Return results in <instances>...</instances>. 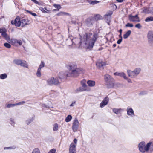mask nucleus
<instances>
[{"label": "nucleus", "instance_id": "5701e85b", "mask_svg": "<svg viewBox=\"0 0 153 153\" xmlns=\"http://www.w3.org/2000/svg\"><path fill=\"white\" fill-rule=\"evenodd\" d=\"M81 84L82 87L85 89H88V91H89L91 90L90 88L85 83V80H82L81 81Z\"/></svg>", "mask_w": 153, "mask_h": 153}, {"label": "nucleus", "instance_id": "6e6d98bb", "mask_svg": "<svg viewBox=\"0 0 153 153\" xmlns=\"http://www.w3.org/2000/svg\"><path fill=\"white\" fill-rule=\"evenodd\" d=\"M147 93L145 91H143L139 93V94L140 95H144L146 94Z\"/></svg>", "mask_w": 153, "mask_h": 153}, {"label": "nucleus", "instance_id": "5fc2aeb1", "mask_svg": "<svg viewBox=\"0 0 153 153\" xmlns=\"http://www.w3.org/2000/svg\"><path fill=\"white\" fill-rule=\"evenodd\" d=\"M14 148H15V147L13 148V147H4V149L5 150H6V149H14Z\"/></svg>", "mask_w": 153, "mask_h": 153}, {"label": "nucleus", "instance_id": "2f4dec72", "mask_svg": "<svg viewBox=\"0 0 153 153\" xmlns=\"http://www.w3.org/2000/svg\"><path fill=\"white\" fill-rule=\"evenodd\" d=\"M22 60L19 59H16L14 60V63L16 65H20Z\"/></svg>", "mask_w": 153, "mask_h": 153}, {"label": "nucleus", "instance_id": "f03ea898", "mask_svg": "<svg viewBox=\"0 0 153 153\" xmlns=\"http://www.w3.org/2000/svg\"><path fill=\"white\" fill-rule=\"evenodd\" d=\"M69 72H65L63 76H62V73H60L59 74V78L61 79L65 76L68 77H76L78 76L79 74L83 73L84 71L81 68H77L76 66L75 65H71L69 66Z\"/></svg>", "mask_w": 153, "mask_h": 153}, {"label": "nucleus", "instance_id": "e433bc0d", "mask_svg": "<svg viewBox=\"0 0 153 153\" xmlns=\"http://www.w3.org/2000/svg\"><path fill=\"white\" fill-rule=\"evenodd\" d=\"M45 64L44 62L43 61H42L38 69L41 70V69L45 66Z\"/></svg>", "mask_w": 153, "mask_h": 153}, {"label": "nucleus", "instance_id": "aec40b11", "mask_svg": "<svg viewBox=\"0 0 153 153\" xmlns=\"http://www.w3.org/2000/svg\"><path fill=\"white\" fill-rule=\"evenodd\" d=\"M87 84L89 87H93L95 86V82L94 80H89L87 81Z\"/></svg>", "mask_w": 153, "mask_h": 153}, {"label": "nucleus", "instance_id": "412c9836", "mask_svg": "<svg viewBox=\"0 0 153 153\" xmlns=\"http://www.w3.org/2000/svg\"><path fill=\"white\" fill-rule=\"evenodd\" d=\"M123 110V109L121 108H114L112 109L113 112L116 114H119Z\"/></svg>", "mask_w": 153, "mask_h": 153}, {"label": "nucleus", "instance_id": "a878e982", "mask_svg": "<svg viewBox=\"0 0 153 153\" xmlns=\"http://www.w3.org/2000/svg\"><path fill=\"white\" fill-rule=\"evenodd\" d=\"M17 39L15 38H12L10 39V43H11L12 45H16V42Z\"/></svg>", "mask_w": 153, "mask_h": 153}, {"label": "nucleus", "instance_id": "9b49d317", "mask_svg": "<svg viewBox=\"0 0 153 153\" xmlns=\"http://www.w3.org/2000/svg\"><path fill=\"white\" fill-rule=\"evenodd\" d=\"M96 65L97 67L100 69H103L104 68L103 66L106 65V62L99 60L96 62Z\"/></svg>", "mask_w": 153, "mask_h": 153}, {"label": "nucleus", "instance_id": "6e6552de", "mask_svg": "<svg viewBox=\"0 0 153 153\" xmlns=\"http://www.w3.org/2000/svg\"><path fill=\"white\" fill-rule=\"evenodd\" d=\"M79 125V123L77 119L75 118L73 122L72 127V128L74 132H75L77 131Z\"/></svg>", "mask_w": 153, "mask_h": 153}, {"label": "nucleus", "instance_id": "7ed1b4c3", "mask_svg": "<svg viewBox=\"0 0 153 153\" xmlns=\"http://www.w3.org/2000/svg\"><path fill=\"white\" fill-rule=\"evenodd\" d=\"M141 71V69L138 67L135 68L133 71L128 69L127 71V73L129 77L131 78H134L138 76Z\"/></svg>", "mask_w": 153, "mask_h": 153}, {"label": "nucleus", "instance_id": "a18cd8bd", "mask_svg": "<svg viewBox=\"0 0 153 153\" xmlns=\"http://www.w3.org/2000/svg\"><path fill=\"white\" fill-rule=\"evenodd\" d=\"M26 11L28 13H29L30 14H31V15H32V16H37V15L35 13H32L31 11H29L28 10H27Z\"/></svg>", "mask_w": 153, "mask_h": 153}, {"label": "nucleus", "instance_id": "c85d7f7f", "mask_svg": "<svg viewBox=\"0 0 153 153\" xmlns=\"http://www.w3.org/2000/svg\"><path fill=\"white\" fill-rule=\"evenodd\" d=\"M7 75L6 73H4L0 75V78L1 79H4L7 78Z\"/></svg>", "mask_w": 153, "mask_h": 153}, {"label": "nucleus", "instance_id": "1a4fd4ad", "mask_svg": "<svg viewBox=\"0 0 153 153\" xmlns=\"http://www.w3.org/2000/svg\"><path fill=\"white\" fill-rule=\"evenodd\" d=\"M129 20L132 22H139L140 21L139 18L137 14L134 16L132 14H130L128 16Z\"/></svg>", "mask_w": 153, "mask_h": 153}, {"label": "nucleus", "instance_id": "f8f14e48", "mask_svg": "<svg viewBox=\"0 0 153 153\" xmlns=\"http://www.w3.org/2000/svg\"><path fill=\"white\" fill-rule=\"evenodd\" d=\"M20 20L21 19L19 17H17L14 21H12L11 23L12 25L14 24L15 26L17 27H19L20 26Z\"/></svg>", "mask_w": 153, "mask_h": 153}, {"label": "nucleus", "instance_id": "473e14b6", "mask_svg": "<svg viewBox=\"0 0 153 153\" xmlns=\"http://www.w3.org/2000/svg\"><path fill=\"white\" fill-rule=\"evenodd\" d=\"M99 1L96 0H94L93 1H88V2L91 5H94L95 4H96L98 3H99Z\"/></svg>", "mask_w": 153, "mask_h": 153}, {"label": "nucleus", "instance_id": "2eb2a0df", "mask_svg": "<svg viewBox=\"0 0 153 153\" xmlns=\"http://www.w3.org/2000/svg\"><path fill=\"white\" fill-rule=\"evenodd\" d=\"M115 80L114 79L112 80L105 83V85L108 88H112L114 87V85Z\"/></svg>", "mask_w": 153, "mask_h": 153}, {"label": "nucleus", "instance_id": "a19ab883", "mask_svg": "<svg viewBox=\"0 0 153 153\" xmlns=\"http://www.w3.org/2000/svg\"><path fill=\"white\" fill-rule=\"evenodd\" d=\"M10 123L12 126H13L15 124L14 120L12 118L10 119Z\"/></svg>", "mask_w": 153, "mask_h": 153}, {"label": "nucleus", "instance_id": "e2e57ef3", "mask_svg": "<svg viewBox=\"0 0 153 153\" xmlns=\"http://www.w3.org/2000/svg\"><path fill=\"white\" fill-rule=\"evenodd\" d=\"M143 12H144V13H146V11L145 10H143Z\"/></svg>", "mask_w": 153, "mask_h": 153}, {"label": "nucleus", "instance_id": "cd10ccee", "mask_svg": "<svg viewBox=\"0 0 153 153\" xmlns=\"http://www.w3.org/2000/svg\"><path fill=\"white\" fill-rule=\"evenodd\" d=\"M58 124L57 123L54 124L53 126V130L54 131H56L58 130Z\"/></svg>", "mask_w": 153, "mask_h": 153}, {"label": "nucleus", "instance_id": "ddd939ff", "mask_svg": "<svg viewBox=\"0 0 153 153\" xmlns=\"http://www.w3.org/2000/svg\"><path fill=\"white\" fill-rule=\"evenodd\" d=\"M109 101V98L108 97H106L103 99L102 102L100 105V106L101 108H103L107 105Z\"/></svg>", "mask_w": 153, "mask_h": 153}, {"label": "nucleus", "instance_id": "39448f33", "mask_svg": "<svg viewBox=\"0 0 153 153\" xmlns=\"http://www.w3.org/2000/svg\"><path fill=\"white\" fill-rule=\"evenodd\" d=\"M146 144L144 141H142L138 145V149L139 151L142 153H145L147 152Z\"/></svg>", "mask_w": 153, "mask_h": 153}, {"label": "nucleus", "instance_id": "4d7b16f0", "mask_svg": "<svg viewBox=\"0 0 153 153\" xmlns=\"http://www.w3.org/2000/svg\"><path fill=\"white\" fill-rule=\"evenodd\" d=\"M75 104H76V101H73L72 102V103L70 105V107H73L74 105Z\"/></svg>", "mask_w": 153, "mask_h": 153}, {"label": "nucleus", "instance_id": "c9c22d12", "mask_svg": "<svg viewBox=\"0 0 153 153\" xmlns=\"http://www.w3.org/2000/svg\"><path fill=\"white\" fill-rule=\"evenodd\" d=\"M145 21L146 22L153 21V16H149L147 17L145 20Z\"/></svg>", "mask_w": 153, "mask_h": 153}, {"label": "nucleus", "instance_id": "052dcab7", "mask_svg": "<svg viewBox=\"0 0 153 153\" xmlns=\"http://www.w3.org/2000/svg\"><path fill=\"white\" fill-rule=\"evenodd\" d=\"M113 47L114 48L116 46V45L115 44H114L113 45Z\"/></svg>", "mask_w": 153, "mask_h": 153}, {"label": "nucleus", "instance_id": "864d4df0", "mask_svg": "<svg viewBox=\"0 0 153 153\" xmlns=\"http://www.w3.org/2000/svg\"><path fill=\"white\" fill-rule=\"evenodd\" d=\"M122 37H121V38H120V39H119L117 41V43L118 44H120L121 43V42H122Z\"/></svg>", "mask_w": 153, "mask_h": 153}, {"label": "nucleus", "instance_id": "20e7f679", "mask_svg": "<svg viewBox=\"0 0 153 153\" xmlns=\"http://www.w3.org/2000/svg\"><path fill=\"white\" fill-rule=\"evenodd\" d=\"M74 142H72L70 144L69 148V153H76V147L77 142V139L76 138L74 139Z\"/></svg>", "mask_w": 153, "mask_h": 153}, {"label": "nucleus", "instance_id": "ea45409f", "mask_svg": "<svg viewBox=\"0 0 153 153\" xmlns=\"http://www.w3.org/2000/svg\"><path fill=\"white\" fill-rule=\"evenodd\" d=\"M41 70L38 69L36 73V76L37 77H40L41 76Z\"/></svg>", "mask_w": 153, "mask_h": 153}, {"label": "nucleus", "instance_id": "3c124183", "mask_svg": "<svg viewBox=\"0 0 153 153\" xmlns=\"http://www.w3.org/2000/svg\"><path fill=\"white\" fill-rule=\"evenodd\" d=\"M54 6L57 9H60L61 8V7L60 5H57L56 4H55L54 5Z\"/></svg>", "mask_w": 153, "mask_h": 153}, {"label": "nucleus", "instance_id": "4c0bfd02", "mask_svg": "<svg viewBox=\"0 0 153 153\" xmlns=\"http://www.w3.org/2000/svg\"><path fill=\"white\" fill-rule=\"evenodd\" d=\"M16 106V103L15 104H8L6 105V107L8 108L13 107Z\"/></svg>", "mask_w": 153, "mask_h": 153}, {"label": "nucleus", "instance_id": "79ce46f5", "mask_svg": "<svg viewBox=\"0 0 153 153\" xmlns=\"http://www.w3.org/2000/svg\"><path fill=\"white\" fill-rule=\"evenodd\" d=\"M4 45L5 47H6L8 48H11L10 45L7 43H4Z\"/></svg>", "mask_w": 153, "mask_h": 153}, {"label": "nucleus", "instance_id": "58836bf2", "mask_svg": "<svg viewBox=\"0 0 153 153\" xmlns=\"http://www.w3.org/2000/svg\"><path fill=\"white\" fill-rule=\"evenodd\" d=\"M32 153H40V152L38 148H35L33 150Z\"/></svg>", "mask_w": 153, "mask_h": 153}, {"label": "nucleus", "instance_id": "bf43d9fd", "mask_svg": "<svg viewBox=\"0 0 153 153\" xmlns=\"http://www.w3.org/2000/svg\"><path fill=\"white\" fill-rule=\"evenodd\" d=\"M119 32H120V33H121V34H122V29H120L119 30Z\"/></svg>", "mask_w": 153, "mask_h": 153}, {"label": "nucleus", "instance_id": "f3484780", "mask_svg": "<svg viewBox=\"0 0 153 153\" xmlns=\"http://www.w3.org/2000/svg\"><path fill=\"white\" fill-rule=\"evenodd\" d=\"M111 76L108 74H106L104 75V80L105 82V83L109 82L112 80V79H113Z\"/></svg>", "mask_w": 153, "mask_h": 153}, {"label": "nucleus", "instance_id": "680f3d73", "mask_svg": "<svg viewBox=\"0 0 153 153\" xmlns=\"http://www.w3.org/2000/svg\"><path fill=\"white\" fill-rule=\"evenodd\" d=\"M121 34H121V33H120V34L119 35V36L120 38H121V37H122L121 36Z\"/></svg>", "mask_w": 153, "mask_h": 153}, {"label": "nucleus", "instance_id": "7c9ffc66", "mask_svg": "<svg viewBox=\"0 0 153 153\" xmlns=\"http://www.w3.org/2000/svg\"><path fill=\"white\" fill-rule=\"evenodd\" d=\"M69 14L67 13L61 12L56 14V15L58 16H62L63 15H69Z\"/></svg>", "mask_w": 153, "mask_h": 153}, {"label": "nucleus", "instance_id": "393cba45", "mask_svg": "<svg viewBox=\"0 0 153 153\" xmlns=\"http://www.w3.org/2000/svg\"><path fill=\"white\" fill-rule=\"evenodd\" d=\"M20 65L22 67L26 68H28V64L25 61L22 60Z\"/></svg>", "mask_w": 153, "mask_h": 153}, {"label": "nucleus", "instance_id": "8fccbe9b", "mask_svg": "<svg viewBox=\"0 0 153 153\" xmlns=\"http://www.w3.org/2000/svg\"><path fill=\"white\" fill-rule=\"evenodd\" d=\"M56 151V149H53L50 150L48 153H55Z\"/></svg>", "mask_w": 153, "mask_h": 153}, {"label": "nucleus", "instance_id": "6ab92c4d", "mask_svg": "<svg viewBox=\"0 0 153 153\" xmlns=\"http://www.w3.org/2000/svg\"><path fill=\"white\" fill-rule=\"evenodd\" d=\"M112 14L111 13L110 15H106L105 16V18L106 22L109 24V23L110 22L111 20V14Z\"/></svg>", "mask_w": 153, "mask_h": 153}, {"label": "nucleus", "instance_id": "49530a36", "mask_svg": "<svg viewBox=\"0 0 153 153\" xmlns=\"http://www.w3.org/2000/svg\"><path fill=\"white\" fill-rule=\"evenodd\" d=\"M22 41L20 40H17L16 42V45L18 44L19 45H22Z\"/></svg>", "mask_w": 153, "mask_h": 153}, {"label": "nucleus", "instance_id": "bb28decb", "mask_svg": "<svg viewBox=\"0 0 153 153\" xmlns=\"http://www.w3.org/2000/svg\"><path fill=\"white\" fill-rule=\"evenodd\" d=\"M88 91V89H85L84 88L80 87L78 88L76 90V92L78 91Z\"/></svg>", "mask_w": 153, "mask_h": 153}, {"label": "nucleus", "instance_id": "f257e3e1", "mask_svg": "<svg viewBox=\"0 0 153 153\" xmlns=\"http://www.w3.org/2000/svg\"><path fill=\"white\" fill-rule=\"evenodd\" d=\"M97 38L96 33L92 34L91 33H85L80 37V42L85 45V48L91 50L94 46Z\"/></svg>", "mask_w": 153, "mask_h": 153}, {"label": "nucleus", "instance_id": "9d476101", "mask_svg": "<svg viewBox=\"0 0 153 153\" xmlns=\"http://www.w3.org/2000/svg\"><path fill=\"white\" fill-rule=\"evenodd\" d=\"M147 152L151 153L153 151V141H150L146 144Z\"/></svg>", "mask_w": 153, "mask_h": 153}, {"label": "nucleus", "instance_id": "423d86ee", "mask_svg": "<svg viewBox=\"0 0 153 153\" xmlns=\"http://www.w3.org/2000/svg\"><path fill=\"white\" fill-rule=\"evenodd\" d=\"M47 83L48 85H58L59 83L58 80L54 77H51L47 80Z\"/></svg>", "mask_w": 153, "mask_h": 153}, {"label": "nucleus", "instance_id": "4468645a", "mask_svg": "<svg viewBox=\"0 0 153 153\" xmlns=\"http://www.w3.org/2000/svg\"><path fill=\"white\" fill-rule=\"evenodd\" d=\"M127 114L131 117H133L135 115L134 111L133 109L129 107L127 108Z\"/></svg>", "mask_w": 153, "mask_h": 153}, {"label": "nucleus", "instance_id": "13d9d810", "mask_svg": "<svg viewBox=\"0 0 153 153\" xmlns=\"http://www.w3.org/2000/svg\"><path fill=\"white\" fill-rule=\"evenodd\" d=\"M119 3H121L123 1V0H116Z\"/></svg>", "mask_w": 153, "mask_h": 153}, {"label": "nucleus", "instance_id": "a211bd4d", "mask_svg": "<svg viewBox=\"0 0 153 153\" xmlns=\"http://www.w3.org/2000/svg\"><path fill=\"white\" fill-rule=\"evenodd\" d=\"M28 21L27 19H21L20 20V26L23 27L25 25H28Z\"/></svg>", "mask_w": 153, "mask_h": 153}, {"label": "nucleus", "instance_id": "de8ad7c7", "mask_svg": "<svg viewBox=\"0 0 153 153\" xmlns=\"http://www.w3.org/2000/svg\"><path fill=\"white\" fill-rule=\"evenodd\" d=\"M135 27L138 29H140L142 27L140 23L136 24L135 25Z\"/></svg>", "mask_w": 153, "mask_h": 153}, {"label": "nucleus", "instance_id": "09e8293b", "mask_svg": "<svg viewBox=\"0 0 153 153\" xmlns=\"http://www.w3.org/2000/svg\"><path fill=\"white\" fill-rule=\"evenodd\" d=\"M25 103V101H22L21 102H20L18 103H16V105H21L22 104H24Z\"/></svg>", "mask_w": 153, "mask_h": 153}, {"label": "nucleus", "instance_id": "0e129e2a", "mask_svg": "<svg viewBox=\"0 0 153 153\" xmlns=\"http://www.w3.org/2000/svg\"><path fill=\"white\" fill-rule=\"evenodd\" d=\"M57 10V9H55V10Z\"/></svg>", "mask_w": 153, "mask_h": 153}, {"label": "nucleus", "instance_id": "dca6fc26", "mask_svg": "<svg viewBox=\"0 0 153 153\" xmlns=\"http://www.w3.org/2000/svg\"><path fill=\"white\" fill-rule=\"evenodd\" d=\"M5 31L1 33L2 36L8 42H10L11 39L10 38L9 36L7 34Z\"/></svg>", "mask_w": 153, "mask_h": 153}, {"label": "nucleus", "instance_id": "72a5a7b5", "mask_svg": "<svg viewBox=\"0 0 153 153\" xmlns=\"http://www.w3.org/2000/svg\"><path fill=\"white\" fill-rule=\"evenodd\" d=\"M33 118H31L25 121V123L27 125L30 124L33 120Z\"/></svg>", "mask_w": 153, "mask_h": 153}, {"label": "nucleus", "instance_id": "c756f323", "mask_svg": "<svg viewBox=\"0 0 153 153\" xmlns=\"http://www.w3.org/2000/svg\"><path fill=\"white\" fill-rule=\"evenodd\" d=\"M72 118V117L71 115H68L65 119V122H70Z\"/></svg>", "mask_w": 153, "mask_h": 153}, {"label": "nucleus", "instance_id": "f704fd0d", "mask_svg": "<svg viewBox=\"0 0 153 153\" xmlns=\"http://www.w3.org/2000/svg\"><path fill=\"white\" fill-rule=\"evenodd\" d=\"M40 10L42 11L43 13H48V12L47 11H48L49 12L50 11L49 10H47L46 8H43V7H40L39 8Z\"/></svg>", "mask_w": 153, "mask_h": 153}, {"label": "nucleus", "instance_id": "4be33fe9", "mask_svg": "<svg viewBox=\"0 0 153 153\" xmlns=\"http://www.w3.org/2000/svg\"><path fill=\"white\" fill-rule=\"evenodd\" d=\"M114 74L115 76H119L121 77H123V78H124L125 77H126V74L124 73L123 72H117L114 73Z\"/></svg>", "mask_w": 153, "mask_h": 153}, {"label": "nucleus", "instance_id": "37998d69", "mask_svg": "<svg viewBox=\"0 0 153 153\" xmlns=\"http://www.w3.org/2000/svg\"><path fill=\"white\" fill-rule=\"evenodd\" d=\"M125 79H126L127 80L128 82L129 83H132V82L131 80L127 77L126 75V77H125L124 78Z\"/></svg>", "mask_w": 153, "mask_h": 153}, {"label": "nucleus", "instance_id": "603ef678", "mask_svg": "<svg viewBox=\"0 0 153 153\" xmlns=\"http://www.w3.org/2000/svg\"><path fill=\"white\" fill-rule=\"evenodd\" d=\"M7 31L6 29L5 28H0V33H2L3 32Z\"/></svg>", "mask_w": 153, "mask_h": 153}, {"label": "nucleus", "instance_id": "b1692460", "mask_svg": "<svg viewBox=\"0 0 153 153\" xmlns=\"http://www.w3.org/2000/svg\"><path fill=\"white\" fill-rule=\"evenodd\" d=\"M131 33V30L128 31L123 36V37L124 39H126L128 38L130 35Z\"/></svg>", "mask_w": 153, "mask_h": 153}, {"label": "nucleus", "instance_id": "0eeeda50", "mask_svg": "<svg viewBox=\"0 0 153 153\" xmlns=\"http://www.w3.org/2000/svg\"><path fill=\"white\" fill-rule=\"evenodd\" d=\"M147 41L151 45H153V31H149L147 34Z\"/></svg>", "mask_w": 153, "mask_h": 153}, {"label": "nucleus", "instance_id": "c03bdc74", "mask_svg": "<svg viewBox=\"0 0 153 153\" xmlns=\"http://www.w3.org/2000/svg\"><path fill=\"white\" fill-rule=\"evenodd\" d=\"M125 26L126 27H133V25L132 24L128 23L125 25Z\"/></svg>", "mask_w": 153, "mask_h": 153}]
</instances>
